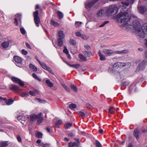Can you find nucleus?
Returning <instances> with one entry per match:
<instances>
[{"label": "nucleus", "mask_w": 147, "mask_h": 147, "mask_svg": "<svg viewBox=\"0 0 147 147\" xmlns=\"http://www.w3.org/2000/svg\"><path fill=\"white\" fill-rule=\"evenodd\" d=\"M134 17L129 16L128 13L125 12H120L116 16V18L119 23H123L126 25L129 24L131 20H133Z\"/></svg>", "instance_id": "nucleus-1"}, {"label": "nucleus", "mask_w": 147, "mask_h": 147, "mask_svg": "<svg viewBox=\"0 0 147 147\" xmlns=\"http://www.w3.org/2000/svg\"><path fill=\"white\" fill-rule=\"evenodd\" d=\"M118 9L115 5H113L109 6L106 11V14L107 16L114 15L116 14Z\"/></svg>", "instance_id": "nucleus-2"}, {"label": "nucleus", "mask_w": 147, "mask_h": 147, "mask_svg": "<svg viewBox=\"0 0 147 147\" xmlns=\"http://www.w3.org/2000/svg\"><path fill=\"white\" fill-rule=\"evenodd\" d=\"M42 113H40L39 115H36L35 114H31L30 116L28 117L30 120L32 121H34L36 119H37V123L38 124L42 123L43 120V118L42 116Z\"/></svg>", "instance_id": "nucleus-3"}, {"label": "nucleus", "mask_w": 147, "mask_h": 147, "mask_svg": "<svg viewBox=\"0 0 147 147\" xmlns=\"http://www.w3.org/2000/svg\"><path fill=\"white\" fill-rule=\"evenodd\" d=\"M147 34V23L143 24L139 31H138V35L142 38H144L145 35Z\"/></svg>", "instance_id": "nucleus-4"}, {"label": "nucleus", "mask_w": 147, "mask_h": 147, "mask_svg": "<svg viewBox=\"0 0 147 147\" xmlns=\"http://www.w3.org/2000/svg\"><path fill=\"white\" fill-rule=\"evenodd\" d=\"M131 26H132L133 29L135 30L138 34V31H140L141 26L140 22L136 19L134 20L133 21Z\"/></svg>", "instance_id": "nucleus-5"}, {"label": "nucleus", "mask_w": 147, "mask_h": 147, "mask_svg": "<svg viewBox=\"0 0 147 147\" xmlns=\"http://www.w3.org/2000/svg\"><path fill=\"white\" fill-rule=\"evenodd\" d=\"M39 12L38 10H36L33 13V16L34 22L37 27L39 26V24L40 22V19L38 16Z\"/></svg>", "instance_id": "nucleus-6"}, {"label": "nucleus", "mask_w": 147, "mask_h": 147, "mask_svg": "<svg viewBox=\"0 0 147 147\" xmlns=\"http://www.w3.org/2000/svg\"><path fill=\"white\" fill-rule=\"evenodd\" d=\"M99 0H92L90 2H86L85 3V8L87 9H90L91 7Z\"/></svg>", "instance_id": "nucleus-7"}, {"label": "nucleus", "mask_w": 147, "mask_h": 147, "mask_svg": "<svg viewBox=\"0 0 147 147\" xmlns=\"http://www.w3.org/2000/svg\"><path fill=\"white\" fill-rule=\"evenodd\" d=\"M11 80L13 82L19 84L21 86H24V82H22L21 80L15 77H12L11 78Z\"/></svg>", "instance_id": "nucleus-8"}, {"label": "nucleus", "mask_w": 147, "mask_h": 147, "mask_svg": "<svg viewBox=\"0 0 147 147\" xmlns=\"http://www.w3.org/2000/svg\"><path fill=\"white\" fill-rule=\"evenodd\" d=\"M146 63L147 61L146 60H143L142 62L139 63L137 67V69L140 70L143 69L144 68Z\"/></svg>", "instance_id": "nucleus-9"}, {"label": "nucleus", "mask_w": 147, "mask_h": 147, "mask_svg": "<svg viewBox=\"0 0 147 147\" xmlns=\"http://www.w3.org/2000/svg\"><path fill=\"white\" fill-rule=\"evenodd\" d=\"M106 11L104 9H100L96 14L97 17H102L105 14Z\"/></svg>", "instance_id": "nucleus-10"}, {"label": "nucleus", "mask_w": 147, "mask_h": 147, "mask_svg": "<svg viewBox=\"0 0 147 147\" xmlns=\"http://www.w3.org/2000/svg\"><path fill=\"white\" fill-rule=\"evenodd\" d=\"M140 134L141 133L140 132L138 128H136L134 130V135L137 140L139 138V136Z\"/></svg>", "instance_id": "nucleus-11"}, {"label": "nucleus", "mask_w": 147, "mask_h": 147, "mask_svg": "<svg viewBox=\"0 0 147 147\" xmlns=\"http://www.w3.org/2000/svg\"><path fill=\"white\" fill-rule=\"evenodd\" d=\"M146 8L144 6H141L138 7V10L140 13H144L146 11Z\"/></svg>", "instance_id": "nucleus-12"}, {"label": "nucleus", "mask_w": 147, "mask_h": 147, "mask_svg": "<svg viewBox=\"0 0 147 147\" xmlns=\"http://www.w3.org/2000/svg\"><path fill=\"white\" fill-rule=\"evenodd\" d=\"M21 16L22 15L21 14H17L15 16L16 18L14 19V23L16 25H18V20H20Z\"/></svg>", "instance_id": "nucleus-13"}, {"label": "nucleus", "mask_w": 147, "mask_h": 147, "mask_svg": "<svg viewBox=\"0 0 147 147\" xmlns=\"http://www.w3.org/2000/svg\"><path fill=\"white\" fill-rule=\"evenodd\" d=\"M14 60L17 63H20L22 62V59L19 57L17 56L13 57Z\"/></svg>", "instance_id": "nucleus-14"}, {"label": "nucleus", "mask_w": 147, "mask_h": 147, "mask_svg": "<svg viewBox=\"0 0 147 147\" xmlns=\"http://www.w3.org/2000/svg\"><path fill=\"white\" fill-rule=\"evenodd\" d=\"M9 89L14 91H17L20 90V88L18 86L14 85H11L9 87Z\"/></svg>", "instance_id": "nucleus-15"}, {"label": "nucleus", "mask_w": 147, "mask_h": 147, "mask_svg": "<svg viewBox=\"0 0 147 147\" xmlns=\"http://www.w3.org/2000/svg\"><path fill=\"white\" fill-rule=\"evenodd\" d=\"M8 141H1L0 142V147H6L8 146L9 144Z\"/></svg>", "instance_id": "nucleus-16"}, {"label": "nucleus", "mask_w": 147, "mask_h": 147, "mask_svg": "<svg viewBox=\"0 0 147 147\" xmlns=\"http://www.w3.org/2000/svg\"><path fill=\"white\" fill-rule=\"evenodd\" d=\"M18 119L23 124L24 123L25 118L24 116L20 115L18 117Z\"/></svg>", "instance_id": "nucleus-17"}, {"label": "nucleus", "mask_w": 147, "mask_h": 147, "mask_svg": "<svg viewBox=\"0 0 147 147\" xmlns=\"http://www.w3.org/2000/svg\"><path fill=\"white\" fill-rule=\"evenodd\" d=\"M103 52L104 53L107 54L108 55H110L114 54V51L111 50L109 49L104 50Z\"/></svg>", "instance_id": "nucleus-18"}, {"label": "nucleus", "mask_w": 147, "mask_h": 147, "mask_svg": "<svg viewBox=\"0 0 147 147\" xmlns=\"http://www.w3.org/2000/svg\"><path fill=\"white\" fill-rule=\"evenodd\" d=\"M58 38L63 39L65 36L63 32L62 31H60L58 32Z\"/></svg>", "instance_id": "nucleus-19"}, {"label": "nucleus", "mask_w": 147, "mask_h": 147, "mask_svg": "<svg viewBox=\"0 0 147 147\" xmlns=\"http://www.w3.org/2000/svg\"><path fill=\"white\" fill-rule=\"evenodd\" d=\"M67 64L70 67H73L76 69L79 68L80 66V65L79 64L71 65L68 63H67Z\"/></svg>", "instance_id": "nucleus-20"}, {"label": "nucleus", "mask_w": 147, "mask_h": 147, "mask_svg": "<svg viewBox=\"0 0 147 147\" xmlns=\"http://www.w3.org/2000/svg\"><path fill=\"white\" fill-rule=\"evenodd\" d=\"M71 88L73 90L74 92H77L78 91V88L77 87L73 84H71L70 85Z\"/></svg>", "instance_id": "nucleus-21"}, {"label": "nucleus", "mask_w": 147, "mask_h": 147, "mask_svg": "<svg viewBox=\"0 0 147 147\" xmlns=\"http://www.w3.org/2000/svg\"><path fill=\"white\" fill-rule=\"evenodd\" d=\"M9 43L8 42H4L1 44L2 46L4 48H6L9 45Z\"/></svg>", "instance_id": "nucleus-22"}, {"label": "nucleus", "mask_w": 147, "mask_h": 147, "mask_svg": "<svg viewBox=\"0 0 147 147\" xmlns=\"http://www.w3.org/2000/svg\"><path fill=\"white\" fill-rule=\"evenodd\" d=\"M78 114L80 115L82 118L83 119L86 116L87 112L86 111V112L84 113L82 111H80L78 112Z\"/></svg>", "instance_id": "nucleus-23"}, {"label": "nucleus", "mask_w": 147, "mask_h": 147, "mask_svg": "<svg viewBox=\"0 0 147 147\" xmlns=\"http://www.w3.org/2000/svg\"><path fill=\"white\" fill-rule=\"evenodd\" d=\"M14 102V100L12 98L7 99L6 101V104L7 105H10L12 104Z\"/></svg>", "instance_id": "nucleus-24"}, {"label": "nucleus", "mask_w": 147, "mask_h": 147, "mask_svg": "<svg viewBox=\"0 0 147 147\" xmlns=\"http://www.w3.org/2000/svg\"><path fill=\"white\" fill-rule=\"evenodd\" d=\"M46 83L48 86L50 87H52L53 86V84L49 80H47L46 81Z\"/></svg>", "instance_id": "nucleus-25"}, {"label": "nucleus", "mask_w": 147, "mask_h": 147, "mask_svg": "<svg viewBox=\"0 0 147 147\" xmlns=\"http://www.w3.org/2000/svg\"><path fill=\"white\" fill-rule=\"evenodd\" d=\"M30 68L33 70V71H36L37 70V68L32 64H30L29 65Z\"/></svg>", "instance_id": "nucleus-26"}, {"label": "nucleus", "mask_w": 147, "mask_h": 147, "mask_svg": "<svg viewBox=\"0 0 147 147\" xmlns=\"http://www.w3.org/2000/svg\"><path fill=\"white\" fill-rule=\"evenodd\" d=\"M57 14L59 19H61L63 18V14L62 12L59 11H57Z\"/></svg>", "instance_id": "nucleus-27"}, {"label": "nucleus", "mask_w": 147, "mask_h": 147, "mask_svg": "<svg viewBox=\"0 0 147 147\" xmlns=\"http://www.w3.org/2000/svg\"><path fill=\"white\" fill-rule=\"evenodd\" d=\"M115 108L113 107H110L109 109V112L111 114H114L115 113Z\"/></svg>", "instance_id": "nucleus-28"}, {"label": "nucleus", "mask_w": 147, "mask_h": 147, "mask_svg": "<svg viewBox=\"0 0 147 147\" xmlns=\"http://www.w3.org/2000/svg\"><path fill=\"white\" fill-rule=\"evenodd\" d=\"M72 126V124L69 123H67L66 124H65L64 127L65 129L69 128Z\"/></svg>", "instance_id": "nucleus-29"}, {"label": "nucleus", "mask_w": 147, "mask_h": 147, "mask_svg": "<svg viewBox=\"0 0 147 147\" xmlns=\"http://www.w3.org/2000/svg\"><path fill=\"white\" fill-rule=\"evenodd\" d=\"M40 65L43 68L46 70H47L48 69H49V67L47 66L44 63H40Z\"/></svg>", "instance_id": "nucleus-30"}, {"label": "nucleus", "mask_w": 147, "mask_h": 147, "mask_svg": "<svg viewBox=\"0 0 147 147\" xmlns=\"http://www.w3.org/2000/svg\"><path fill=\"white\" fill-rule=\"evenodd\" d=\"M79 57L81 59L84 61H87L86 58L83 55L81 54L79 55Z\"/></svg>", "instance_id": "nucleus-31"}, {"label": "nucleus", "mask_w": 147, "mask_h": 147, "mask_svg": "<svg viewBox=\"0 0 147 147\" xmlns=\"http://www.w3.org/2000/svg\"><path fill=\"white\" fill-rule=\"evenodd\" d=\"M83 53L86 56L90 57L92 55L90 51H84Z\"/></svg>", "instance_id": "nucleus-32"}, {"label": "nucleus", "mask_w": 147, "mask_h": 147, "mask_svg": "<svg viewBox=\"0 0 147 147\" xmlns=\"http://www.w3.org/2000/svg\"><path fill=\"white\" fill-rule=\"evenodd\" d=\"M35 134L36 137L38 138H41L42 137V134L40 132H37Z\"/></svg>", "instance_id": "nucleus-33"}, {"label": "nucleus", "mask_w": 147, "mask_h": 147, "mask_svg": "<svg viewBox=\"0 0 147 147\" xmlns=\"http://www.w3.org/2000/svg\"><path fill=\"white\" fill-rule=\"evenodd\" d=\"M62 121L61 120H59L57 121L55 125L56 127H58L59 125L62 124Z\"/></svg>", "instance_id": "nucleus-34"}, {"label": "nucleus", "mask_w": 147, "mask_h": 147, "mask_svg": "<svg viewBox=\"0 0 147 147\" xmlns=\"http://www.w3.org/2000/svg\"><path fill=\"white\" fill-rule=\"evenodd\" d=\"M32 76L33 78H34L36 80H38L39 82L41 81V80L34 73H33L32 74Z\"/></svg>", "instance_id": "nucleus-35"}, {"label": "nucleus", "mask_w": 147, "mask_h": 147, "mask_svg": "<svg viewBox=\"0 0 147 147\" xmlns=\"http://www.w3.org/2000/svg\"><path fill=\"white\" fill-rule=\"evenodd\" d=\"M63 39H61L60 38L58 39V45L60 47L63 46V42L62 41Z\"/></svg>", "instance_id": "nucleus-36"}, {"label": "nucleus", "mask_w": 147, "mask_h": 147, "mask_svg": "<svg viewBox=\"0 0 147 147\" xmlns=\"http://www.w3.org/2000/svg\"><path fill=\"white\" fill-rule=\"evenodd\" d=\"M82 23L81 22H76L75 23V26L76 28L80 27Z\"/></svg>", "instance_id": "nucleus-37"}, {"label": "nucleus", "mask_w": 147, "mask_h": 147, "mask_svg": "<svg viewBox=\"0 0 147 147\" xmlns=\"http://www.w3.org/2000/svg\"><path fill=\"white\" fill-rule=\"evenodd\" d=\"M96 147H102L100 142L97 140H96Z\"/></svg>", "instance_id": "nucleus-38"}, {"label": "nucleus", "mask_w": 147, "mask_h": 147, "mask_svg": "<svg viewBox=\"0 0 147 147\" xmlns=\"http://www.w3.org/2000/svg\"><path fill=\"white\" fill-rule=\"evenodd\" d=\"M76 105L75 104H71L69 105V108L71 109H74L76 108Z\"/></svg>", "instance_id": "nucleus-39"}, {"label": "nucleus", "mask_w": 147, "mask_h": 147, "mask_svg": "<svg viewBox=\"0 0 147 147\" xmlns=\"http://www.w3.org/2000/svg\"><path fill=\"white\" fill-rule=\"evenodd\" d=\"M131 65V63H122V66L123 67L126 66L127 67H129Z\"/></svg>", "instance_id": "nucleus-40"}, {"label": "nucleus", "mask_w": 147, "mask_h": 147, "mask_svg": "<svg viewBox=\"0 0 147 147\" xmlns=\"http://www.w3.org/2000/svg\"><path fill=\"white\" fill-rule=\"evenodd\" d=\"M63 87L68 92H70L71 91L69 88L67 86L64 84H62Z\"/></svg>", "instance_id": "nucleus-41"}, {"label": "nucleus", "mask_w": 147, "mask_h": 147, "mask_svg": "<svg viewBox=\"0 0 147 147\" xmlns=\"http://www.w3.org/2000/svg\"><path fill=\"white\" fill-rule=\"evenodd\" d=\"M70 43L73 45H75L76 44V40L73 39H71L70 40Z\"/></svg>", "instance_id": "nucleus-42"}, {"label": "nucleus", "mask_w": 147, "mask_h": 147, "mask_svg": "<svg viewBox=\"0 0 147 147\" xmlns=\"http://www.w3.org/2000/svg\"><path fill=\"white\" fill-rule=\"evenodd\" d=\"M86 106L87 108L88 109H91L93 108L92 107L89 103H86Z\"/></svg>", "instance_id": "nucleus-43"}, {"label": "nucleus", "mask_w": 147, "mask_h": 147, "mask_svg": "<svg viewBox=\"0 0 147 147\" xmlns=\"http://www.w3.org/2000/svg\"><path fill=\"white\" fill-rule=\"evenodd\" d=\"M20 31L21 33L23 34H24L26 33V31L24 29L22 28H21L20 29Z\"/></svg>", "instance_id": "nucleus-44"}, {"label": "nucleus", "mask_w": 147, "mask_h": 147, "mask_svg": "<svg viewBox=\"0 0 147 147\" xmlns=\"http://www.w3.org/2000/svg\"><path fill=\"white\" fill-rule=\"evenodd\" d=\"M51 23L52 24L55 26H57L58 25V24L57 22L54 21L53 20H51Z\"/></svg>", "instance_id": "nucleus-45"}, {"label": "nucleus", "mask_w": 147, "mask_h": 147, "mask_svg": "<svg viewBox=\"0 0 147 147\" xmlns=\"http://www.w3.org/2000/svg\"><path fill=\"white\" fill-rule=\"evenodd\" d=\"M109 21H106L105 22H104V23H102L101 25H100L99 26L100 27H103L105 24H106L109 23Z\"/></svg>", "instance_id": "nucleus-46"}, {"label": "nucleus", "mask_w": 147, "mask_h": 147, "mask_svg": "<svg viewBox=\"0 0 147 147\" xmlns=\"http://www.w3.org/2000/svg\"><path fill=\"white\" fill-rule=\"evenodd\" d=\"M28 95V92H24L22 93L21 94V96L22 97H24Z\"/></svg>", "instance_id": "nucleus-47"}, {"label": "nucleus", "mask_w": 147, "mask_h": 147, "mask_svg": "<svg viewBox=\"0 0 147 147\" xmlns=\"http://www.w3.org/2000/svg\"><path fill=\"white\" fill-rule=\"evenodd\" d=\"M129 52V51L128 50H125L121 51L122 54H127Z\"/></svg>", "instance_id": "nucleus-48"}, {"label": "nucleus", "mask_w": 147, "mask_h": 147, "mask_svg": "<svg viewBox=\"0 0 147 147\" xmlns=\"http://www.w3.org/2000/svg\"><path fill=\"white\" fill-rule=\"evenodd\" d=\"M64 49L63 50V52L66 54H68L69 53L68 51L67 50L66 47H64Z\"/></svg>", "instance_id": "nucleus-49"}, {"label": "nucleus", "mask_w": 147, "mask_h": 147, "mask_svg": "<svg viewBox=\"0 0 147 147\" xmlns=\"http://www.w3.org/2000/svg\"><path fill=\"white\" fill-rule=\"evenodd\" d=\"M67 134L69 136L73 137L75 136L74 134L71 132H69L67 133Z\"/></svg>", "instance_id": "nucleus-50"}, {"label": "nucleus", "mask_w": 147, "mask_h": 147, "mask_svg": "<svg viewBox=\"0 0 147 147\" xmlns=\"http://www.w3.org/2000/svg\"><path fill=\"white\" fill-rule=\"evenodd\" d=\"M29 93L32 96H36L35 92L34 91H30L29 92Z\"/></svg>", "instance_id": "nucleus-51"}, {"label": "nucleus", "mask_w": 147, "mask_h": 147, "mask_svg": "<svg viewBox=\"0 0 147 147\" xmlns=\"http://www.w3.org/2000/svg\"><path fill=\"white\" fill-rule=\"evenodd\" d=\"M121 3H122V4H123V6H128L129 5V3L128 2H126L122 1Z\"/></svg>", "instance_id": "nucleus-52"}, {"label": "nucleus", "mask_w": 147, "mask_h": 147, "mask_svg": "<svg viewBox=\"0 0 147 147\" xmlns=\"http://www.w3.org/2000/svg\"><path fill=\"white\" fill-rule=\"evenodd\" d=\"M22 53L24 55H26L28 53V52L23 49L22 50Z\"/></svg>", "instance_id": "nucleus-53"}, {"label": "nucleus", "mask_w": 147, "mask_h": 147, "mask_svg": "<svg viewBox=\"0 0 147 147\" xmlns=\"http://www.w3.org/2000/svg\"><path fill=\"white\" fill-rule=\"evenodd\" d=\"M46 129L48 132L49 133H51L52 131V130L50 129V127L49 126H48L47 127H46Z\"/></svg>", "instance_id": "nucleus-54"}, {"label": "nucleus", "mask_w": 147, "mask_h": 147, "mask_svg": "<svg viewBox=\"0 0 147 147\" xmlns=\"http://www.w3.org/2000/svg\"><path fill=\"white\" fill-rule=\"evenodd\" d=\"M75 146L73 142H70L69 143V147H74Z\"/></svg>", "instance_id": "nucleus-55"}, {"label": "nucleus", "mask_w": 147, "mask_h": 147, "mask_svg": "<svg viewBox=\"0 0 147 147\" xmlns=\"http://www.w3.org/2000/svg\"><path fill=\"white\" fill-rule=\"evenodd\" d=\"M100 57V59L101 60H105L106 59V58L105 57V56L103 55H101L99 56Z\"/></svg>", "instance_id": "nucleus-56"}, {"label": "nucleus", "mask_w": 147, "mask_h": 147, "mask_svg": "<svg viewBox=\"0 0 147 147\" xmlns=\"http://www.w3.org/2000/svg\"><path fill=\"white\" fill-rule=\"evenodd\" d=\"M80 37L81 38L83 39H86L88 38L85 35H84L82 34Z\"/></svg>", "instance_id": "nucleus-57"}, {"label": "nucleus", "mask_w": 147, "mask_h": 147, "mask_svg": "<svg viewBox=\"0 0 147 147\" xmlns=\"http://www.w3.org/2000/svg\"><path fill=\"white\" fill-rule=\"evenodd\" d=\"M75 140H76L77 142V144L76 145V147L79 146L80 145V143L79 140L78 139H75Z\"/></svg>", "instance_id": "nucleus-58"}, {"label": "nucleus", "mask_w": 147, "mask_h": 147, "mask_svg": "<svg viewBox=\"0 0 147 147\" xmlns=\"http://www.w3.org/2000/svg\"><path fill=\"white\" fill-rule=\"evenodd\" d=\"M76 34L77 36H80L82 34L81 33L78 32H77L76 33Z\"/></svg>", "instance_id": "nucleus-59"}, {"label": "nucleus", "mask_w": 147, "mask_h": 147, "mask_svg": "<svg viewBox=\"0 0 147 147\" xmlns=\"http://www.w3.org/2000/svg\"><path fill=\"white\" fill-rule=\"evenodd\" d=\"M114 53H117L119 54H122L121 51H117L115 52L114 51Z\"/></svg>", "instance_id": "nucleus-60"}, {"label": "nucleus", "mask_w": 147, "mask_h": 147, "mask_svg": "<svg viewBox=\"0 0 147 147\" xmlns=\"http://www.w3.org/2000/svg\"><path fill=\"white\" fill-rule=\"evenodd\" d=\"M84 47L85 48L87 49H89L90 48V47L88 45H85L84 46Z\"/></svg>", "instance_id": "nucleus-61"}, {"label": "nucleus", "mask_w": 147, "mask_h": 147, "mask_svg": "<svg viewBox=\"0 0 147 147\" xmlns=\"http://www.w3.org/2000/svg\"><path fill=\"white\" fill-rule=\"evenodd\" d=\"M17 139L19 142H20L21 141V138L20 136H17Z\"/></svg>", "instance_id": "nucleus-62"}, {"label": "nucleus", "mask_w": 147, "mask_h": 147, "mask_svg": "<svg viewBox=\"0 0 147 147\" xmlns=\"http://www.w3.org/2000/svg\"><path fill=\"white\" fill-rule=\"evenodd\" d=\"M47 70H48L51 73V74H53L54 73L50 69V68L49 67V69H48Z\"/></svg>", "instance_id": "nucleus-63"}, {"label": "nucleus", "mask_w": 147, "mask_h": 147, "mask_svg": "<svg viewBox=\"0 0 147 147\" xmlns=\"http://www.w3.org/2000/svg\"><path fill=\"white\" fill-rule=\"evenodd\" d=\"M49 146V145L48 144H46L43 145L42 146V147H48Z\"/></svg>", "instance_id": "nucleus-64"}]
</instances>
